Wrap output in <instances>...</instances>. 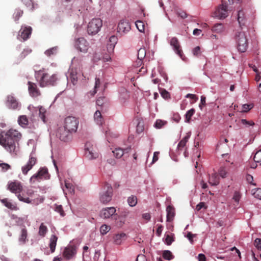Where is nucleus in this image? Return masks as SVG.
<instances>
[{
  "mask_svg": "<svg viewBox=\"0 0 261 261\" xmlns=\"http://www.w3.org/2000/svg\"><path fill=\"white\" fill-rule=\"evenodd\" d=\"M21 134L17 130L11 128L0 134V145L12 156H16L19 152V141Z\"/></svg>",
  "mask_w": 261,
  "mask_h": 261,
  "instance_id": "1",
  "label": "nucleus"
},
{
  "mask_svg": "<svg viewBox=\"0 0 261 261\" xmlns=\"http://www.w3.org/2000/svg\"><path fill=\"white\" fill-rule=\"evenodd\" d=\"M35 76L41 87L55 86L59 80L57 74L52 73L48 69L44 68L36 71Z\"/></svg>",
  "mask_w": 261,
  "mask_h": 261,
  "instance_id": "2",
  "label": "nucleus"
},
{
  "mask_svg": "<svg viewBox=\"0 0 261 261\" xmlns=\"http://www.w3.org/2000/svg\"><path fill=\"white\" fill-rule=\"evenodd\" d=\"M112 195L113 188L112 186L110 184L106 183L99 193V200L102 203H107L111 200Z\"/></svg>",
  "mask_w": 261,
  "mask_h": 261,
  "instance_id": "3",
  "label": "nucleus"
},
{
  "mask_svg": "<svg viewBox=\"0 0 261 261\" xmlns=\"http://www.w3.org/2000/svg\"><path fill=\"white\" fill-rule=\"evenodd\" d=\"M235 39L237 44V48L239 51L244 53L248 47L246 36L244 32L236 33Z\"/></svg>",
  "mask_w": 261,
  "mask_h": 261,
  "instance_id": "4",
  "label": "nucleus"
},
{
  "mask_svg": "<svg viewBox=\"0 0 261 261\" xmlns=\"http://www.w3.org/2000/svg\"><path fill=\"white\" fill-rule=\"evenodd\" d=\"M79 121L77 118L73 116L67 117L64 120V127L71 133L76 132Z\"/></svg>",
  "mask_w": 261,
  "mask_h": 261,
  "instance_id": "5",
  "label": "nucleus"
},
{
  "mask_svg": "<svg viewBox=\"0 0 261 261\" xmlns=\"http://www.w3.org/2000/svg\"><path fill=\"white\" fill-rule=\"evenodd\" d=\"M102 25V22L100 18L92 19L88 23L87 32L90 35H95L100 31Z\"/></svg>",
  "mask_w": 261,
  "mask_h": 261,
  "instance_id": "6",
  "label": "nucleus"
},
{
  "mask_svg": "<svg viewBox=\"0 0 261 261\" xmlns=\"http://www.w3.org/2000/svg\"><path fill=\"white\" fill-rule=\"evenodd\" d=\"M68 73V76L70 78L71 83L74 85L76 84L78 79L82 75L83 76L80 66H70Z\"/></svg>",
  "mask_w": 261,
  "mask_h": 261,
  "instance_id": "7",
  "label": "nucleus"
},
{
  "mask_svg": "<svg viewBox=\"0 0 261 261\" xmlns=\"http://www.w3.org/2000/svg\"><path fill=\"white\" fill-rule=\"evenodd\" d=\"M169 43L170 45L172 47V48L174 52L183 61H186L187 60V58L185 57L183 53L178 39L175 37H172L169 40Z\"/></svg>",
  "mask_w": 261,
  "mask_h": 261,
  "instance_id": "8",
  "label": "nucleus"
},
{
  "mask_svg": "<svg viewBox=\"0 0 261 261\" xmlns=\"http://www.w3.org/2000/svg\"><path fill=\"white\" fill-rule=\"evenodd\" d=\"M85 156L89 160H94L98 158L99 152L96 146L87 142L85 145Z\"/></svg>",
  "mask_w": 261,
  "mask_h": 261,
  "instance_id": "9",
  "label": "nucleus"
},
{
  "mask_svg": "<svg viewBox=\"0 0 261 261\" xmlns=\"http://www.w3.org/2000/svg\"><path fill=\"white\" fill-rule=\"evenodd\" d=\"M74 46L80 51L86 53L89 48V44L84 38L81 37L75 40Z\"/></svg>",
  "mask_w": 261,
  "mask_h": 261,
  "instance_id": "10",
  "label": "nucleus"
},
{
  "mask_svg": "<svg viewBox=\"0 0 261 261\" xmlns=\"http://www.w3.org/2000/svg\"><path fill=\"white\" fill-rule=\"evenodd\" d=\"M227 7V5L222 2L214 13L213 16L219 19L225 18L228 15Z\"/></svg>",
  "mask_w": 261,
  "mask_h": 261,
  "instance_id": "11",
  "label": "nucleus"
},
{
  "mask_svg": "<svg viewBox=\"0 0 261 261\" xmlns=\"http://www.w3.org/2000/svg\"><path fill=\"white\" fill-rule=\"evenodd\" d=\"M49 177V174L47 169L43 167L41 168L36 174H34L30 178L31 182H35L36 181H39L42 179H47Z\"/></svg>",
  "mask_w": 261,
  "mask_h": 261,
  "instance_id": "12",
  "label": "nucleus"
},
{
  "mask_svg": "<svg viewBox=\"0 0 261 261\" xmlns=\"http://www.w3.org/2000/svg\"><path fill=\"white\" fill-rule=\"evenodd\" d=\"M71 133L63 127H60L57 132L56 136L62 141L67 142L71 138Z\"/></svg>",
  "mask_w": 261,
  "mask_h": 261,
  "instance_id": "13",
  "label": "nucleus"
},
{
  "mask_svg": "<svg viewBox=\"0 0 261 261\" xmlns=\"http://www.w3.org/2000/svg\"><path fill=\"white\" fill-rule=\"evenodd\" d=\"M37 159L36 157L32 155L31 154L30 156L29 160L27 164L22 167V172L24 175H27L28 172L33 168V167L36 164Z\"/></svg>",
  "mask_w": 261,
  "mask_h": 261,
  "instance_id": "14",
  "label": "nucleus"
},
{
  "mask_svg": "<svg viewBox=\"0 0 261 261\" xmlns=\"http://www.w3.org/2000/svg\"><path fill=\"white\" fill-rule=\"evenodd\" d=\"M6 103L9 109L13 110H16L20 107V105L16 98L12 95H8Z\"/></svg>",
  "mask_w": 261,
  "mask_h": 261,
  "instance_id": "15",
  "label": "nucleus"
},
{
  "mask_svg": "<svg viewBox=\"0 0 261 261\" xmlns=\"http://www.w3.org/2000/svg\"><path fill=\"white\" fill-rule=\"evenodd\" d=\"M32 29L29 26H21V29L19 32V36L24 40L25 41L29 39L32 34Z\"/></svg>",
  "mask_w": 261,
  "mask_h": 261,
  "instance_id": "16",
  "label": "nucleus"
},
{
  "mask_svg": "<svg viewBox=\"0 0 261 261\" xmlns=\"http://www.w3.org/2000/svg\"><path fill=\"white\" fill-rule=\"evenodd\" d=\"M76 253V247L74 245L67 246L63 252V256L66 259H70Z\"/></svg>",
  "mask_w": 261,
  "mask_h": 261,
  "instance_id": "17",
  "label": "nucleus"
},
{
  "mask_svg": "<svg viewBox=\"0 0 261 261\" xmlns=\"http://www.w3.org/2000/svg\"><path fill=\"white\" fill-rule=\"evenodd\" d=\"M8 189L15 194H19L22 190V187L20 182H10L8 185Z\"/></svg>",
  "mask_w": 261,
  "mask_h": 261,
  "instance_id": "18",
  "label": "nucleus"
},
{
  "mask_svg": "<svg viewBox=\"0 0 261 261\" xmlns=\"http://www.w3.org/2000/svg\"><path fill=\"white\" fill-rule=\"evenodd\" d=\"M131 150V147L129 146L124 149H123L120 147L116 148L113 151V152L114 153V156L117 158L120 159L123 155L127 154Z\"/></svg>",
  "mask_w": 261,
  "mask_h": 261,
  "instance_id": "19",
  "label": "nucleus"
},
{
  "mask_svg": "<svg viewBox=\"0 0 261 261\" xmlns=\"http://www.w3.org/2000/svg\"><path fill=\"white\" fill-rule=\"evenodd\" d=\"M117 30L119 32H128L130 30V25L128 20H121L118 23Z\"/></svg>",
  "mask_w": 261,
  "mask_h": 261,
  "instance_id": "20",
  "label": "nucleus"
},
{
  "mask_svg": "<svg viewBox=\"0 0 261 261\" xmlns=\"http://www.w3.org/2000/svg\"><path fill=\"white\" fill-rule=\"evenodd\" d=\"M28 90L30 94L33 97H37L40 94L37 85L33 82H28Z\"/></svg>",
  "mask_w": 261,
  "mask_h": 261,
  "instance_id": "21",
  "label": "nucleus"
},
{
  "mask_svg": "<svg viewBox=\"0 0 261 261\" xmlns=\"http://www.w3.org/2000/svg\"><path fill=\"white\" fill-rule=\"evenodd\" d=\"M116 210L114 207H107L101 211L100 216L104 219L109 218L113 216Z\"/></svg>",
  "mask_w": 261,
  "mask_h": 261,
  "instance_id": "22",
  "label": "nucleus"
},
{
  "mask_svg": "<svg viewBox=\"0 0 261 261\" xmlns=\"http://www.w3.org/2000/svg\"><path fill=\"white\" fill-rule=\"evenodd\" d=\"M28 230L25 226L21 227L20 232L18 237V241L21 245L24 244L27 241H28Z\"/></svg>",
  "mask_w": 261,
  "mask_h": 261,
  "instance_id": "23",
  "label": "nucleus"
},
{
  "mask_svg": "<svg viewBox=\"0 0 261 261\" xmlns=\"http://www.w3.org/2000/svg\"><path fill=\"white\" fill-rule=\"evenodd\" d=\"M117 37L114 35L109 38V43L107 45V50L110 54L113 53L115 44L117 42Z\"/></svg>",
  "mask_w": 261,
  "mask_h": 261,
  "instance_id": "24",
  "label": "nucleus"
},
{
  "mask_svg": "<svg viewBox=\"0 0 261 261\" xmlns=\"http://www.w3.org/2000/svg\"><path fill=\"white\" fill-rule=\"evenodd\" d=\"M127 239V236L125 233L115 234L113 236L114 243L116 245H121L122 242Z\"/></svg>",
  "mask_w": 261,
  "mask_h": 261,
  "instance_id": "25",
  "label": "nucleus"
},
{
  "mask_svg": "<svg viewBox=\"0 0 261 261\" xmlns=\"http://www.w3.org/2000/svg\"><path fill=\"white\" fill-rule=\"evenodd\" d=\"M58 238L55 234H51L49 238V247L51 253L55 252Z\"/></svg>",
  "mask_w": 261,
  "mask_h": 261,
  "instance_id": "26",
  "label": "nucleus"
},
{
  "mask_svg": "<svg viewBox=\"0 0 261 261\" xmlns=\"http://www.w3.org/2000/svg\"><path fill=\"white\" fill-rule=\"evenodd\" d=\"M167 211V221L171 222L173 220L175 216V209L173 206L168 205L166 208Z\"/></svg>",
  "mask_w": 261,
  "mask_h": 261,
  "instance_id": "27",
  "label": "nucleus"
},
{
  "mask_svg": "<svg viewBox=\"0 0 261 261\" xmlns=\"http://www.w3.org/2000/svg\"><path fill=\"white\" fill-rule=\"evenodd\" d=\"M208 183L212 186H217L219 184V177L216 173L212 174L209 177Z\"/></svg>",
  "mask_w": 261,
  "mask_h": 261,
  "instance_id": "28",
  "label": "nucleus"
},
{
  "mask_svg": "<svg viewBox=\"0 0 261 261\" xmlns=\"http://www.w3.org/2000/svg\"><path fill=\"white\" fill-rule=\"evenodd\" d=\"M190 138V135L187 134L178 143L177 145V149L178 150H182L186 146L187 143Z\"/></svg>",
  "mask_w": 261,
  "mask_h": 261,
  "instance_id": "29",
  "label": "nucleus"
},
{
  "mask_svg": "<svg viewBox=\"0 0 261 261\" xmlns=\"http://www.w3.org/2000/svg\"><path fill=\"white\" fill-rule=\"evenodd\" d=\"M146 56V50L145 48H140L138 51V59L139 60L138 64H140L141 65L144 63L143 62L142 60L144 59Z\"/></svg>",
  "mask_w": 261,
  "mask_h": 261,
  "instance_id": "30",
  "label": "nucleus"
},
{
  "mask_svg": "<svg viewBox=\"0 0 261 261\" xmlns=\"http://www.w3.org/2000/svg\"><path fill=\"white\" fill-rule=\"evenodd\" d=\"M1 202L5 205V206L12 210H16L17 207L16 204H13L9 201L7 198H5L1 200Z\"/></svg>",
  "mask_w": 261,
  "mask_h": 261,
  "instance_id": "31",
  "label": "nucleus"
},
{
  "mask_svg": "<svg viewBox=\"0 0 261 261\" xmlns=\"http://www.w3.org/2000/svg\"><path fill=\"white\" fill-rule=\"evenodd\" d=\"M94 118L95 122L98 125H102L103 122V119L102 117L101 112L99 110H97L94 115Z\"/></svg>",
  "mask_w": 261,
  "mask_h": 261,
  "instance_id": "32",
  "label": "nucleus"
},
{
  "mask_svg": "<svg viewBox=\"0 0 261 261\" xmlns=\"http://www.w3.org/2000/svg\"><path fill=\"white\" fill-rule=\"evenodd\" d=\"M238 21L240 25H244L245 23V13L243 10H239L238 13Z\"/></svg>",
  "mask_w": 261,
  "mask_h": 261,
  "instance_id": "33",
  "label": "nucleus"
},
{
  "mask_svg": "<svg viewBox=\"0 0 261 261\" xmlns=\"http://www.w3.org/2000/svg\"><path fill=\"white\" fill-rule=\"evenodd\" d=\"M58 51V46H55L53 47H51L47 50H46L44 54L46 56H47L48 57H50L53 56H55L57 55Z\"/></svg>",
  "mask_w": 261,
  "mask_h": 261,
  "instance_id": "34",
  "label": "nucleus"
},
{
  "mask_svg": "<svg viewBox=\"0 0 261 261\" xmlns=\"http://www.w3.org/2000/svg\"><path fill=\"white\" fill-rule=\"evenodd\" d=\"M48 229L46 226L43 223H41L39 228L38 234L42 237H44Z\"/></svg>",
  "mask_w": 261,
  "mask_h": 261,
  "instance_id": "35",
  "label": "nucleus"
},
{
  "mask_svg": "<svg viewBox=\"0 0 261 261\" xmlns=\"http://www.w3.org/2000/svg\"><path fill=\"white\" fill-rule=\"evenodd\" d=\"M224 30V26L222 23L215 24L212 29L213 32L217 33H221Z\"/></svg>",
  "mask_w": 261,
  "mask_h": 261,
  "instance_id": "36",
  "label": "nucleus"
},
{
  "mask_svg": "<svg viewBox=\"0 0 261 261\" xmlns=\"http://www.w3.org/2000/svg\"><path fill=\"white\" fill-rule=\"evenodd\" d=\"M18 122L22 127H25L28 124V119L25 115L20 116L18 120Z\"/></svg>",
  "mask_w": 261,
  "mask_h": 261,
  "instance_id": "37",
  "label": "nucleus"
},
{
  "mask_svg": "<svg viewBox=\"0 0 261 261\" xmlns=\"http://www.w3.org/2000/svg\"><path fill=\"white\" fill-rule=\"evenodd\" d=\"M127 202L129 206H134L137 203V198L136 196L132 195L127 199Z\"/></svg>",
  "mask_w": 261,
  "mask_h": 261,
  "instance_id": "38",
  "label": "nucleus"
},
{
  "mask_svg": "<svg viewBox=\"0 0 261 261\" xmlns=\"http://www.w3.org/2000/svg\"><path fill=\"white\" fill-rule=\"evenodd\" d=\"M105 134L107 140L109 142H110L111 138H117L118 136L117 134L114 133L110 129L106 130Z\"/></svg>",
  "mask_w": 261,
  "mask_h": 261,
  "instance_id": "39",
  "label": "nucleus"
},
{
  "mask_svg": "<svg viewBox=\"0 0 261 261\" xmlns=\"http://www.w3.org/2000/svg\"><path fill=\"white\" fill-rule=\"evenodd\" d=\"M100 80L98 77L95 78L94 89L93 91H91L90 93L91 96H94L97 92V89L100 86Z\"/></svg>",
  "mask_w": 261,
  "mask_h": 261,
  "instance_id": "40",
  "label": "nucleus"
},
{
  "mask_svg": "<svg viewBox=\"0 0 261 261\" xmlns=\"http://www.w3.org/2000/svg\"><path fill=\"white\" fill-rule=\"evenodd\" d=\"M253 108V105L245 104L242 106L241 108L238 110L240 112H247Z\"/></svg>",
  "mask_w": 261,
  "mask_h": 261,
  "instance_id": "41",
  "label": "nucleus"
},
{
  "mask_svg": "<svg viewBox=\"0 0 261 261\" xmlns=\"http://www.w3.org/2000/svg\"><path fill=\"white\" fill-rule=\"evenodd\" d=\"M23 11L20 9H16L13 14V18L16 22H17L20 17L22 16Z\"/></svg>",
  "mask_w": 261,
  "mask_h": 261,
  "instance_id": "42",
  "label": "nucleus"
},
{
  "mask_svg": "<svg viewBox=\"0 0 261 261\" xmlns=\"http://www.w3.org/2000/svg\"><path fill=\"white\" fill-rule=\"evenodd\" d=\"M39 117L41 119V120L45 123L46 122L45 120V113H46V110L43 108L42 107H40L39 109Z\"/></svg>",
  "mask_w": 261,
  "mask_h": 261,
  "instance_id": "43",
  "label": "nucleus"
},
{
  "mask_svg": "<svg viewBox=\"0 0 261 261\" xmlns=\"http://www.w3.org/2000/svg\"><path fill=\"white\" fill-rule=\"evenodd\" d=\"M117 218H115L116 221L115 224L118 227H121L124 224L125 220L124 218L118 216Z\"/></svg>",
  "mask_w": 261,
  "mask_h": 261,
  "instance_id": "44",
  "label": "nucleus"
},
{
  "mask_svg": "<svg viewBox=\"0 0 261 261\" xmlns=\"http://www.w3.org/2000/svg\"><path fill=\"white\" fill-rule=\"evenodd\" d=\"M111 229V227L110 226L103 224L101 225L100 228V231L101 234L104 235L106 234L107 232H108Z\"/></svg>",
  "mask_w": 261,
  "mask_h": 261,
  "instance_id": "45",
  "label": "nucleus"
},
{
  "mask_svg": "<svg viewBox=\"0 0 261 261\" xmlns=\"http://www.w3.org/2000/svg\"><path fill=\"white\" fill-rule=\"evenodd\" d=\"M163 257L165 259L171 260L173 258V256L171 251L165 250L163 253Z\"/></svg>",
  "mask_w": 261,
  "mask_h": 261,
  "instance_id": "46",
  "label": "nucleus"
},
{
  "mask_svg": "<svg viewBox=\"0 0 261 261\" xmlns=\"http://www.w3.org/2000/svg\"><path fill=\"white\" fill-rule=\"evenodd\" d=\"M252 195L256 198L261 200V188L252 190Z\"/></svg>",
  "mask_w": 261,
  "mask_h": 261,
  "instance_id": "47",
  "label": "nucleus"
},
{
  "mask_svg": "<svg viewBox=\"0 0 261 261\" xmlns=\"http://www.w3.org/2000/svg\"><path fill=\"white\" fill-rule=\"evenodd\" d=\"M195 110L194 109L192 108L191 109H190V110H189L188 111H187V112L186 113V121L189 122H190V120H191V117L193 115V114L195 113Z\"/></svg>",
  "mask_w": 261,
  "mask_h": 261,
  "instance_id": "48",
  "label": "nucleus"
},
{
  "mask_svg": "<svg viewBox=\"0 0 261 261\" xmlns=\"http://www.w3.org/2000/svg\"><path fill=\"white\" fill-rule=\"evenodd\" d=\"M135 23L136 27L140 32H143L144 31V24L143 21L137 20Z\"/></svg>",
  "mask_w": 261,
  "mask_h": 261,
  "instance_id": "49",
  "label": "nucleus"
},
{
  "mask_svg": "<svg viewBox=\"0 0 261 261\" xmlns=\"http://www.w3.org/2000/svg\"><path fill=\"white\" fill-rule=\"evenodd\" d=\"M219 173L222 178H225L228 174V171L225 167H222L219 169Z\"/></svg>",
  "mask_w": 261,
  "mask_h": 261,
  "instance_id": "50",
  "label": "nucleus"
},
{
  "mask_svg": "<svg viewBox=\"0 0 261 261\" xmlns=\"http://www.w3.org/2000/svg\"><path fill=\"white\" fill-rule=\"evenodd\" d=\"M253 160L256 163H260L261 164V149L257 151L254 156Z\"/></svg>",
  "mask_w": 261,
  "mask_h": 261,
  "instance_id": "51",
  "label": "nucleus"
},
{
  "mask_svg": "<svg viewBox=\"0 0 261 261\" xmlns=\"http://www.w3.org/2000/svg\"><path fill=\"white\" fill-rule=\"evenodd\" d=\"M192 53L194 56L198 57L201 54V48L199 46L194 47L192 49Z\"/></svg>",
  "mask_w": 261,
  "mask_h": 261,
  "instance_id": "52",
  "label": "nucleus"
},
{
  "mask_svg": "<svg viewBox=\"0 0 261 261\" xmlns=\"http://www.w3.org/2000/svg\"><path fill=\"white\" fill-rule=\"evenodd\" d=\"M165 122L161 120H157L154 124V126L157 128H162L165 124Z\"/></svg>",
  "mask_w": 261,
  "mask_h": 261,
  "instance_id": "53",
  "label": "nucleus"
},
{
  "mask_svg": "<svg viewBox=\"0 0 261 261\" xmlns=\"http://www.w3.org/2000/svg\"><path fill=\"white\" fill-rule=\"evenodd\" d=\"M161 96L165 99H168L170 98V93L165 89H163L161 92Z\"/></svg>",
  "mask_w": 261,
  "mask_h": 261,
  "instance_id": "54",
  "label": "nucleus"
},
{
  "mask_svg": "<svg viewBox=\"0 0 261 261\" xmlns=\"http://www.w3.org/2000/svg\"><path fill=\"white\" fill-rule=\"evenodd\" d=\"M173 241L174 240L172 237L168 234L166 236L165 242L167 245H170Z\"/></svg>",
  "mask_w": 261,
  "mask_h": 261,
  "instance_id": "55",
  "label": "nucleus"
},
{
  "mask_svg": "<svg viewBox=\"0 0 261 261\" xmlns=\"http://www.w3.org/2000/svg\"><path fill=\"white\" fill-rule=\"evenodd\" d=\"M254 245L258 249H261V239H256L254 241Z\"/></svg>",
  "mask_w": 261,
  "mask_h": 261,
  "instance_id": "56",
  "label": "nucleus"
},
{
  "mask_svg": "<svg viewBox=\"0 0 261 261\" xmlns=\"http://www.w3.org/2000/svg\"><path fill=\"white\" fill-rule=\"evenodd\" d=\"M202 208H204V209H206L207 208V206H205L204 202H200L199 204H198L196 205V210L197 211H199Z\"/></svg>",
  "mask_w": 261,
  "mask_h": 261,
  "instance_id": "57",
  "label": "nucleus"
},
{
  "mask_svg": "<svg viewBox=\"0 0 261 261\" xmlns=\"http://www.w3.org/2000/svg\"><path fill=\"white\" fill-rule=\"evenodd\" d=\"M105 97H99L96 100V104L98 106H102L105 102Z\"/></svg>",
  "mask_w": 261,
  "mask_h": 261,
  "instance_id": "58",
  "label": "nucleus"
},
{
  "mask_svg": "<svg viewBox=\"0 0 261 261\" xmlns=\"http://www.w3.org/2000/svg\"><path fill=\"white\" fill-rule=\"evenodd\" d=\"M143 130H144V127H143V125L142 123L141 122H139L137 126V129H136L137 132L138 134H140V133H142L143 131Z\"/></svg>",
  "mask_w": 261,
  "mask_h": 261,
  "instance_id": "59",
  "label": "nucleus"
},
{
  "mask_svg": "<svg viewBox=\"0 0 261 261\" xmlns=\"http://www.w3.org/2000/svg\"><path fill=\"white\" fill-rule=\"evenodd\" d=\"M241 122L243 125L252 126L254 124V123L252 121H247L246 119H242Z\"/></svg>",
  "mask_w": 261,
  "mask_h": 261,
  "instance_id": "60",
  "label": "nucleus"
},
{
  "mask_svg": "<svg viewBox=\"0 0 261 261\" xmlns=\"http://www.w3.org/2000/svg\"><path fill=\"white\" fill-rule=\"evenodd\" d=\"M56 211L57 212L59 213L62 216H64V214H65L64 212L62 206L61 205L57 206L56 207Z\"/></svg>",
  "mask_w": 261,
  "mask_h": 261,
  "instance_id": "61",
  "label": "nucleus"
},
{
  "mask_svg": "<svg viewBox=\"0 0 261 261\" xmlns=\"http://www.w3.org/2000/svg\"><path fill=\"white\" fill-rule=\"evenodd\" d=\"M253 70L261 76V66H252Z\"/></svg>",
  "mask_w": 261,
  "mask_h": 261,
  "instance_id": "62",
  "label": "nucleus"
},
{
  "mask_svg": "<svg viewBox=\"0 0 261 261\" xmlns=\"http://www.w3.org/2000/svg\"><path fill=\"white\" fill-rule=\"evenodd\" d=\"M253 70L261 76V66H252Z\"/></svg>",
  "mask_w": 261,
  "mask_h": 261,
  "instance_id": "63",
  "label": "nucleus"
},
{
  "mask_svg": "<svg viewBox=\"0 0 261 261\" xmlns=\"http://www.w3.org/2000/svg\"><path fill=\"white\" fill-rule=\"evenodd\" d=\"M253 70L261 76V66H252Z\"/></svg>",
  "mask_w": 261,
  "mask_h": 261,
  "instance_id": "64",
  "label": "nucleus"
}]
</instances>
